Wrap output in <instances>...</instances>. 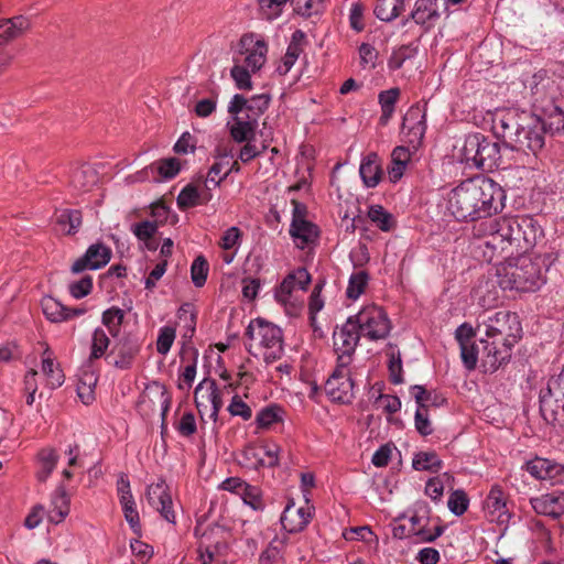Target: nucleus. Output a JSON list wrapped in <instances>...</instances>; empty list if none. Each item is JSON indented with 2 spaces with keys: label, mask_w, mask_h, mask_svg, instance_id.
I'll list each match as a JSON object with an SVG mask.
<instances>
[{
  "label": "nucleus",
  "mask_w": 564,
  "mask_h": 564,
  "mask_svg": "<svg viewBox=\"0 0 564 564\" xmlns=\"http://www.w3.org/2000/svg\"><path fill=\"white\" fill-rule=\"evenodd\" d=\"M284 410L278 404H270L259 411L256 423L260 429H270L273 424L282 422Z\"/></svg>",
  "instance_id": "nucleus-46"
},
{
  "label": "nucleus",
  "mask_w": 564,
  "mask_h": 564,
  "mask_svg": "<svg viewBox=\"0 0 564 564\" xmlns=\"http://www.w3.org/2000/svg\"><path fill=\"white\" fill-rule=\"evenodd\" d=\"M460 160L468 166L491 171L502 164L501 147L480 132L469 133L464 139Z\"/></svg>",
  "instance_id": "nucleus-3"
},
{
  "label": "nucleus",
  "mask_w": 564,
  "mask_h": 564,
  "mask_svg": "<svg viewBox=\"0 0 564 564\" xmlns=\"http://www.w3.org/2000/svg\"><path fill=\"white\" fill-rule=\"evenodd\" d=\"M312 519L311 507L295 508L293 501L284 508L280 522L282 528L289 533H296L304 530Z\"/></svg>",
  "instance_id": "nucleus-20"
},
{
  "label": "nucleus",
  "mask_w": 564,
  "mask_h": 564,
  "mask_svg": "<svg viewBox=\"0 0 564 564\" xmlns=\"http://www.w3.org/2000/svg\"><path fill=\"white\" fill-rule=\"evenodd\" d=\"M416 54L417 46H414L413 44H404L394 48L388 59L389 69H400L406 61L412 59Z\"/></svg>",
  "instance_id": "nucleus-47"
},
{
  "label": "nucleus",
  "mask_w": 564,
  "mask_h": 564,
  "mask_svg": "<svg viewBox=\"0 0 564 564\" xmlns=\"http://www.w3.org/2000/svg\"><path fill=\"white\" fill-rule=\"evenodd\" d=\"M110 345V339L106 332L97 327L91 335V346H90V355L89 360H96L106 355V351Z\"/></svg>",
  "instance_id": "nucleus-53"
},
{
  "label": "nucleus",
  "mask_w": 564,
  "mask_h": 564,
  "mask_svg": "<svg viewBox=\"0 0 564 564\" xmlns=\"http://www.w3.org/2000/svg\"><path fill=\"white\" fill-rule=\"evenodd\" d=\"M251 74H254L250 68L241 63V58L234 57V66L230 69V76L239 90H251L252 82Z\"/></svg>",
  "instance_id": "nucleus-44"
},
{
  "label": "nucleus",
  "mask_w": 564,
  "mask_h": 564,
  "mask_svg": "<svg viewBox=\"0 0 564 564\" xmlns=\"http://www.w3.org/2000/svg\"><path fill=\"white\" fill-rule=\"evenodd\" d=\"M41 306L46 318L53 323H61L70 319V308L66 307L58 300L52 296L43 297Z\"/></svg>",
  "instance_id": "nucleus-37"
},
{
  "label": "nucleus",
  "mask_w": 564,
  "mask_h": 564,
  "mask_svg": "<svg viewBox=\"0 0 564 564\" xmlns=\"http://www.w3.org/2000/svg\"><path fill=\"white\" fill-rule=\"evenodd\" d=\"M370 276L367 271L359 270L354 272L348 280V285L346 289V295L350 300H357L365 292Z\"/></svg>",
  "instance_id": "nucleus-48"
},
{
  "label": "nucleus",
  "mask_w": 564,
  "mask_h": 564,
  "mask_svg": "<svg viewBox=\"0 0 564 564\" xmlns=\"http://www.w3.org/2000/svg\"><path fill=\"white\" fill-rule=\"evenodd\" d=\"M564 401V367L552 377L545 390L540 393V412L547 423H554L560 404Z\"/></svg>",
  "instance_id": "nucleus-11"
},
{
  "label": "nucleus",
  "mask_w": 564,
  "mask_h": 564,
  "mask_svg": "<svg viewBox=\"0 0 564 564\" xmlns=\"http://www.w3.org/2000/svg\"><path fill=\"white\" fill-rule=\"evenodd\" d=\"M368 217L382 231H390L394 227L392 214L387 212L381 205L370 206Z\"/></svg>",
  "instance_id": "nucleus-51"
},
{
  "label": "nucleus",
  "mask_w": 564,
  "mask_h": 564,
  "mask_svg": "<svg viewBox=\"0 0 564 564\" xmlns=\"http://www.w3.org/2000/svg\"><path fill=\"white\" fill-rule=\"evenodd\" d=\"M422 517L417 514H413L410 518L411 528L409 529V533L417 536V541L422 543H431L434 542L437 538H440L444 532V527L437 525L433 531L426 529V525L421 524Z\"/></svg>",
  "instance_id": "nucleus-40"
},
{
  "label": "nucleus",
  "mask_w": 564,
  "mask_h": 564,
  "mask_svg": "<svg viewBox=\"0 0 564 564\" xmlns=\"http://www.w3.org/2000/svg\"><path fill=\"white\" fill-rule=\"evenodd\" d=\"M525 470L540 480H555L563 471V466L542 457L525 463Z\"/></svg>",
  "instance_id": "nucleus-27"
},
{
  "label": "nucleus",
  "mask_w": 564,
  "mask_h": 564,
  "mask_svg": "<svg viewBox=\"0 0 564 564\" xmlns=\"http://www.w3.org/2000/svg\"><path fill=\"white\" fill-rule=\"evenodd\" d=\"M145 496L149 505L155 509L169 523H176V514L173 509V501L164 479L147 487Z\"/></svg>",
  "instance_id": "nucleus-16"
},
{
  "label": "nucleus",
  "mask_w": 564,
  "mask_h": 564,
  "mask_svg": "<svg viewBox=\"0 0 564 564\" xmlns=\"http://www.w3.org/2000/svg\"><path fill=\"white\" fill-rule=\"evenodd\" d=\"M530 119V113L525 111H518L517 109H502L497 110L492 115L491 130L494 134L502 140L503 148L509 149L517 141L516 135L522 120Z\"/></svg>",
  "instance_id": "nucleus-8"
},
{
  "label": "nucleus",
  "mask_w": 564,
  "mask_h": 564,
  "mask_svg": "<svg viewBox=\"0 0 564 564\" xmlns=\"http://www.w3.org/2000/svg\"><path fill=\"white\" fill-rule=\"evenodd\" d=\"M126 521L129 523L132 531L137 534L141 531L140 517L135 507L134 498H127L119 500Z\"/></svg>",
  "instance_id": "nucleus-59"
},
{
  "label": "nucleus",
  "mask_w": 564,
  "mask_h": 564,
  "mask_svg": "<svg viewBox=\"0 0 564 564\" xmlns=\"http://www.w3.org/2000/svg\"><path fill=\"white\" fill-rule=\"evenodd\" d=\"M404 10V0H378L375 7L376 17L384 22L397 19Z\"/></svg>",
  "instance_id": "nucleus-42"
},
{
  "label": "nucleus",
  "mask_w": 564,
  "mask_h": 564,
  "mask_svg": "<svg viewBox=\"0 0 564 564\" xmlns=\"http://www.w3.org/2000/svg\"><path fill=\"white\" fill-rule=\"evenodd\" d=\"M230 116L231 121L227 123V127L229 128V133L232 140L237 143L254 140L258 122L241 112L230 113Z\"/></svg>",
  "instance_id": "nucleus-24"
},
{
  "label": "nucleus",
  "mask_w": 564,
  "mask_h": 564,
  "mask_svg": "<svg viewBox=\"0 0 564 564\" xmlns=\"http://www.w3.org/2000/svg\"><path fill=\"white\" fill-rule=\"evenodd\" d=\"M246 335L252 340L251 346L254 345L260 350L267 364H272L283 356V332L273 323L257 318L249 324Z\"/></svg>",
  "instance_id": "nucleus-4"
},
{
  "label": "nucleus",
  "mask_w": 564,
  "mask_h": 564,
  "mask_svg": "<svg viewBox=\"0 0 564 564\" xmlns=\"http://www.w3.org/2000/svg\"><path fill=\"white\" fill-rule=\"evenodd\" d=\"M350 318L361 336L370 341L384 339L390 334L391 322L384 310L378 305H366Z\"/></svg>",
  "instance_id": "nucleus-5"
},
{
  "label": "nucleus",
  "mask_w": 564,
  "mask_h": 564,
  "mask_svg": "<svg viewBox=\"0 0 564 564\" xmlns=\"http://www.w3.org/2000/svg\"><path fill=\"white\" fill-rule=\"evenodd\" d=\"M42 372L45 376L48 388L57 389L64 383L65 377L63 370L55 361L53 352L46 344L42 354Z\"/></svg>",
  "instance_id": "nucleus-30"
},
{
  "label": "nucleus",
  "mask_w": 564,
  "mask_h": 564,
  "mask_svg": "<svg viewBox=\"0 0 564 564\" xmlns=\"http://www.w3.org/2000/svg\"><path fill=\"white\" fill-rule=\"evenodd\" d=\"M268 43L264 37L257 33L243 34L237 48L235 57L241 58V63L246 64L251 72H259L267 63Z\"/></svg>",
  "instance_id": "nucleus-9"
},
{
  "label": "nucleus",
  "mask_w": 564,
  "mask_h": 564,
  "mask_svg": "<svg viewBox=\"0 0 564 564\" xmlns=\"http://www.w3.org/2000/svg\"><path fill=\"white\" fill-rule=\"evenodd\" d=\"M229 164V161L221 162L215 161L209 167L208 173L204 180L205 185L212 184L213 187H218L223 181L232 172V167H228L225 172L224 169Z\"/></svg>",
  "instance_id": "nucleus-58"
},
{
  "label": "nucleus",
  "mask_w": 564,
  "mask_h": 564,
  "mask_svg": "<svg viewBox=\"0 0 564 564\" xmlns=\"http://www.w3.org/2000/svg\"><path fill=\"white\" fill-rule=\"evenodd\" d=\"M305 40V34L301 30H295L292 34L291 42L286 48V53L282 58V64L278 67L280 74H286L295 64L300 54L302 53V45Z\"/></svg>",
  "instance_id": "nucleus-33"
},
{
  "label": "nucleus",
  "mask_w": 564,
  "mask_h": 564,
  "mask_svg": "<svg viewBox=\"0 0 564 564\" xmlns=\"http://www.w3.org/2000/svg\"><path fill=\"white\" fill-rule=\"evenodd\" d=\"M545 124V130H550L552 133L564 132V111L558 106H553L550 110L546 119L541 121Z\"/></svg>",
  "instance_id": "nucleus-64"
},
{
  "label": "nucleus",
  "mask_w": 564,
  "mask_h": 564,
  "mask_svg": "<svg viewBox=\"0 0 564 564\" xmlns=\"http://www.w3.org/2000/svg\"><path fill=\"white\" fill-rule=\"evenodd\" d=\"M411 390L417 406L427 409L430 404L438 406L445 402L444 398L436 393L433 394L432 391H427L423 386H413Z\"/></svg>",
  "instance_id": "nucleus-56"
},
{
  "label": "nucleus",
  "mask_w": 564,
  "mask_h": 564,
  "mask_svg": "<svg viewBox=\"0 0 564 564\" xmlns=\"http://www.w3.org/2000/svg\"><path fill=\"white\" fill-rule=\"evenodd\" d=\"M486 336L514 345L522 336V327L516 313L497 312L488 317L486 323Z\"/></svg>",
  "instance_id": "nucleus-7"
},
{
  "label": "nucleus",
  "mask_w": 564,
  "mask_h": 564,
  "mask_svg": "<svg viewBox=\"0 0 564 564\" xmlns=\"http://www.w3.org/2000/svg\"><path fill=\"white\" fill-rule=\"evenodd\" d=\"M411 153L409 148L397 147L391 154V166L388 170L389 178L391 182H398L405 171V167L410 161Z\"/></svg>",
  "instance_id": "nucleus-38"
},
{
  "label": "nucleus",
  "mask_w": 564,
  "mask_h": 564,
  "mask_svg": "<svg viewBox=\"0 0 564 564\" xmlns=\"http://www.w3.org/2000/svg\"><path fill=\"white\" fill-rule=\"evenodd\" d=\"M285 550V542L274 538L259 556V564H276L282 558Z\"/></svg>",
  "instance_id": "nucleus-52"
},
{
  "label": "nucleus",
  "mask_w": 564,
  "mask_h": 564,
  "mask_svg": "<svg viewBox=\"0 0 564 564\" xmlns=\"http://www.w3.org/2000/svg\"><path fill=\"white\" fill-rule=\"evenodd\" d=\"M293 217L290 226V235L300 249L314 245L319 237L318 227L305 218L306 207L293 200Z\"/></svg>",
  "instance_id": "nucleus-10"
},
{
  "label": "nucleus",
  "mask_w": 564,
  "mask_h": 564,
  "mask_svg": "<svg viewBox=\"0 0 564 564\" xmlns=\"http://www.w3.org/2000/svg\"><path fill=\"white\" fill-rule=\"evenodd\" d=\"M349 366L345 365L341 368V362H337L325 383V392L334 402L349 403L354 398V382Z\"/></svg>",
  "instance_id": "nucleus-14"
},
{
  "label": "nucleus",
  "mask_w": 564,
  "mask_h": 564,
  "mask_svg": "<svg viewBox=\"0 0 564 564\" xmlns=\"http://www.w3.org/2000/svg\"><path fill=\"white\" fill-rule=\"evenodd\" d=\"M486 510L492 521L507 522L510 518L505 494L499 486H492L485 501Z\"/></svg>",
  "instance_id": "nucleus-29"
},
{
  "label": "nucleus",
  "mask_w": 564,
  "mask_h": 564,
  "mask_svg": "<svg viewBox=\"0 0 564 564\" xmlns=\"http://www.w3.org/2000/svg\"><path fill=\"white\" fill-rule=\"evenodd\" d=\"M438 2L440 0H416L411 18L425 31L431 30L441 17Z\"/></svg>",
  "instance_id": "nucleus-26"
},
{
  "label": "nucleus",
  "mask_w": 564,
  "mask_h": 564,
  "mask_svg": "<svg viewBox=\"0 0 564 564\" xmlns=\"http://www.w3.org/2000/svg\"><path fill=\"white\" fill-rule=\"evenodd\" d=\"M271 96L269 94L254 95L247 99L243 95L236 94L228 105L229 113H243L254 119L257 122L259 118L269 108Z\"/></svg>",
  "instance_id": "nucleus-17"
},
{
  "label": "nucleus",
  "mask_w": 564,
  "mask_h": 564,
  "mask_svg": "<svg viewBox=\"0 0 564 564\" xmlns=\"http://www.w3.org/2000/svg\"><path fill=\"white\" fill-rule=\"evenodd\" d=\"M295 13L302 17L319 14L325 9V0H291Z\"/></svg>",
  "instance_id": "nucleus-54"
},
{
  "label": "nucleus",
  "mask_w": 564,
  "mask_h": 564,
  "mask_svg": "<svg viewBox=\"0 0 564 564\" xmlns=\"http://www.w3.org/2000/svg\"><path fill=\"white\" fill-rule=\"evenodd\" d=\"M58 454L54 448L46 447L42 448L37 454V471L36 479L40 482H45L53 470L55 469L58 462Z\"/></svg>",
  "instance_id": "nucleus-34"
},
{
  "label": "nucleus",
  "mask_w": 564,
  "mask_h": 564,
  "mask_svg": "<svg viewBox=\"0 0 564 564\" xmlns=\"http://www.w3.org/2000/svg\"><path fill=\"white\" fill-rule=\"evenodd\" d=\"M240 497L243 500L245 505L249 506L254 511H263L265 508L262 490L258 486H246L245 490L241 491Z\"/></svg>",
  "instance_id": "nucleus-57"
},
{
  "label": "nucleus",
  "mask_w": 564,
  "mask_h": 564,
  "mask_svg": "<svg viewBox=\"0 0 564 564\" xmlns=\"http://www.w3.org/2000/svg\"><path fill=\"white\" fill-rule=\"evenodd\" d=\"M400 97V89L394 87L379 93L378 101L381 108L379 123L387 126L395 111V105Z\"/></svg>",
  "instance_id": "nucleus-36"
},
{
  "label": "nucleus",
  "mask_w": 564,
  "mask_h": 564,
  "mask_svg": "<svg viewBox=\"0 0 564 564\" xmlns=\"http://www.w3.org/2000/svg\"><path fill=\"white\" fill-rule=\"evenodd\" d=\"M359 174L364 184L369 188H373L380 183L382 170L377 153L371 152L362 159Z\"/></svg>",
  "instance_id": "nucleus-32"
},
{
  "label": "nucleus",
  "mask_w": 564,
  "mask_h": 564,
  "mask_svg": "<svg viewBox=\"0 0 564 564\" xmlns=\"http://www.w3.org/2000/svg\"><path fill=\"white\" fill-rule=\"evenodd\" d=\"M505 189L486 176L468 178L453 188L447 208L459 221H474L501 213L506 204Z\"/></svg>",
  "instance_id": "nucleus-1"
},
{
  "label": "nucleus",
  "mask_w": 564,
  "mask_h": 564,
  "mask_svg": "<svg viewBox=\"0 0 564 564\" xmlns=\"http://www.w3.org/2000/svg\"><path fill=\"white\" fill-rule=\"evenodd\" d=\"M124 316V311L117 306H111L102 313L101 322L108 328L112 337L119 335Z\"/></svg>",
  "instance_id": "nucleus-49"
},
{
  "label": "nucleus",
  "mask_w": 564,
  "mask_h": 564,
  "mask_svg": "<svg viewBox=\"0 0 564 564\" xmlns=\"http://www.w3.org/2000/svg\"><path fill=\"white\" fill-rule=\"evenodd\" d=\"M176 337V329L172 326H163L159 329L158 338H156V351L160 355H166Z\"/></svg>",
  "instance_id": "nucleus-63"
},
{
  "label": "nucleus",
  "mask_w": 564,
  "mask_h": 564,
  "mask_svg": "<svg viewBox=\"0 0 564 564\" xmlns=\"http://www.w3.org/2000/svg\"><path fill=\"white\" fill-rule=\"evenodd\" d=\"M485 234L482 236V256L487 262H498L500 259H510L514 253L513 249L506 243L505 240L500 239L492 231L485 227Z\"/></svg>",
  "instance_id": "nucleus-21"
},
{
  "label": "nucleus",
  "mask_w": 564,
  "mask_h": 564,
  "mask_svg": "<svg viewBox=\"0 0 564 564\" xmlns=\"http://www.w3.org/2000/svg\"><path fill=\"white\" fill-rule=\"evenodd\" d=\"M186 356H188V362L180 375L178 389L181 390H188L196 377L198 351L194 348L187 349L183 352L182 359L184 360Z\"/></svg>",
  "instance_id": "nucleus-43"
},
{
  "label": "nucleus",
  "mask_w": 564,
  "mask_h": 564,
  "mask_svg": "<svg viewBox=\"0 0 564 564\" xmlns=\"http://www.w3.org/2000/svg\"><path fill=\"white\" fill-rule=\"evenodd\" d=\"M426 131V111L420 105L411 106L405 112L401 126L404 142L414 151L422 144Z\"/></svg>",
  "instance_id": "nucleus-13"
},
{
  "label": "nucleus",
  "mask_w": 564,
  "mask_h": 564,
  "mask_svg": "<svg viewBox=\"0 0 564 564\" xmlns=\"http://www.w3.org/2000/svg\"><path fill=\"white\" fill-rule=\"evenodd\" d=\"M550 263L549 254L523 253L510 258L497 269L498 284L502 290L535 292L546 282Z\"/></svg>",
  "instance_id": "nucleus-2"
},
{
  "label": "nucleus",
  "mask_w": 564,
  "mask_h": 564,
  "mask_svg": "<svg viewBox=\"0 0 564 564\" xmlns=\"http://www.w3.org/2000/svg\"><path fill=\"white\" fill-rule=\"evenodd\" d=\"M181 171V162L176 158H167L153 162L140 172L142 180L161 182L174 178Z\"/></svg>",
  "instance_id": "nucleus-23"
},
{
  "label": "nucleus",
  "mask_w": 564,
  "mask_h": 564,
  "mask_svg": "<svg viewBox=\"0 0 564 564\" xmlns=\"http://www.w3.org/2000/svg\"><path fill=\"white\" fill-rule=\"evenodd\" d=\"M83 217L80 210L63 209L56 215V225L66 235H74L82 226Z\"/></svg>",
  "instance_id": "nucleus-41"
},
{
  "label": "nucleus",
  "mask_w": 564,
  "mask_h": 564,
  "mask_svg": "<svg viewBox=\"0 0 564 564\" xmlns=\"http://www.w3.org/2000/svg\"><path fill=\"white\" fill-rule=\"evenodd\" d=\"M530 505L538 514L558 519L564 513V495L553 491L533 497L530 499Z\"/></svg>",
  "instance_id": "nucleus-22"
},
{
  "label": "nucleus",
  "mask_w": 564,
  "mask_h": 564,
  "mask_svg": "<svg viewBox=\"0 0 564 564\" xmlns=\"http://www.w3.org/2000/svg\"><path fill=\"white\" fill-rule=\"evenodd\" d=\"M542 237L543 230L536 220L529 216H522V246H520L522 252L527 253L530 249L534 248Z\"/></svg>",
  "instance_id": "nucleus-35"
},
{
  "label": "nucleus",
  "mask_w": 564,
  "mask_h": 564,
  "mask_svg": "<svg viewBox=\"0 0 564 564\" xmlns=\"http://www.w3.org/2000/svg\"><path fill=\"white\" fill-rule=\"evenodd\" d=\"M468 506L469 498L464 490L457 489L451 492L447 507L452 513L457 517L463 516L467 511Z\"/></svg>",
  "instance_id": "nucleus-61"
},
{
  "label": "nucleus",
  "mask_w": 564,
  "mask_h": 564,
  "mask_svg": "<svg viewBox=\"0 0 564 564\" xmlns=\"http://www.w3.org/2000/svg\"><path fill=\"white\" fill-rule=\"evenodd\" d=\"M69 502L65 486H58L52 495L51 508L47 512L48 521L55 524L62 522L69 513Z\"/></svg>",
  "instance_id": "nucleus-31"
},
{
  "label": "nucleus",
  "mask_w": 564,
  "mask_h": 564,
  "mask_svg": "<svg viewBox=\"0 0 564 564\" xmlns=\"http://www.w3.org/2000/svg\"><path fill=\"white\" fill-rule=\"evenodd\" d=\"M208 270V262L203 256L194 259L191 265V278L196 288H202L206 283Z\"/></svg>",
  "instance_id": "nucleus-60"
},
{
  "label": "nucleus",
  "mask_w": 564,
  "mask_h": 564,
  "mask_svg": "<svg viewBox=\"0 0 564 564\" xmlns=\"http://www.w3.org/2000/svg\"><path fill=\"white\" fill-rule=\"evenodd\" d=\"M176 203L180 209L185 210L199 205L198 188L187 184L178 194Z\"/></svg>",
  "instance_id": "nucleus-62"
},
{
  "label": "nucleus",
  "mask_w": 564,
  "mask_h": 564,
  "mask_svg": "<svg viewBox=\"0 0 564 564\" xmlns=\"http://www.w3.org/2000/svg\"><path fill=\"white\" fill-rule=\"evenodd\" d=\"M208 383V401L210 402L212 404V412H210V419L213 421H217L218 419V413L223 406V397H221V392L220 390L218 389L217 387V383L215 380H210V381H207V380H204L202 381L195 389V402H196V406L199 411V413H202V410H200V402L198 401V393L200 392V390L203 389V384L204 383Z\"/></svg>",
  "instance_id": "nucleus-39"
},
{
  "label": "nucleus",
  "mask_w": 564,
  "mask_h": 564,
  "mask_svg": "<svg viewBox=\"0 0 564 564\" xmlns=\"http://www.w3.org/2000/svg\"><path fill=\"white\" fill-rule=\"evenodd\" d=\"M412 467L415 470L437 473L443 467V462L435 452H419L414 455Z\"/></svg>",
  "instance_id": "nucleus-45"
},
{
  "label": "nucleus",
  "mask_w": 564,
  "mask_h": 564,
  "mask_svg": "<svg viewBox=\"0 0 564 564\" xmlns=\"http://www.w3.org/2000/svg\"><path fill=\"white\" fill-rule=\"evenodd\" d=\"M239 464L251 469L264 467L265 458L261 455V447L251 444L245 446L240 453Z\"/></svg>",
  "instance_id": "nucleus-50"
},
{
  "label": "nucleus",
  "mask_w": 564,
  "mask_h": 564,
  "mask_svg": "<svg viewBox=\"0 0 564 564\" xmlns=\"http://www.w3.org/2000/svg\"><path fill=\"white\" fill-rule=\"evenodd\" d=\"M140 351V344L133 338H123L113 347L111 354L116 355L113 366L119 369H130L135 356Z\"/></svg>",
  "instance_id": "nucleus-28"
},
{
  "label": "nucleus",
  "mask_w": 564,
  "mask_h": 564,
  "mask_svg": "<svg viewBox=\"0 0 564 564\" xmlns=\"http://www.w3.org/2000/svg\"><path fill=\"white\" fill-rule=\"evenodd\" d=\"M482 366L486 371L495 372L500 366L508 362L511 358V350L514 345H507L505 341L492 339V341H482Z\"/></svg>",
  "instance_id": "nucleus-19"
},
{
  "label": "nucleus",
  "mask_w": 564,
  "mask_h": 564,
  "mask_svg": "<svg viewBox=\"0 0 564 564\" xmlns=\"http://www.w3.org/2000/svg\"><path fill=\"white\" fill-rule=\"evenodd\" d=\"M360 337L362 336L352 323L350 316L338 330L334 332V350L337 354V362H341V368L345 367V365L351 364Z\"/></svg>",
  "instance_id": "nucleus-12"
},
{
  "label": "nucleus",
  "mask_w": 564,
  "mask_h": 564,
  "mask_svg": "<svg viewBox=\"0 0 564 564\" xmlns=\"http://www.w3.org/2000/svg\"><path fill=\"white\" fill-rule=\"evenodd\" d=\"M311 283V274L305 268H297L290 272L274 289V300L282 306H294L293 294L296 291H306Z\"/></svg>",
  "instance_id": "nucleus-15"
},
{
  "label": "nucleus",
  "mask_w": 564,
  "mask_h": 564,
  "mask_svg": "<svg viewBox=\"0 0 564 564\" xmlns=\"http://www.w3.org/2000/svg\"><path fill=\"white\" fill-rule=\"evenodd\" d=\"M544 133L545 124H542L539 118L530 115V119L522 120L514 138L517 141H513L510 150L521 152L527 156H529V153L536 156L544 147Z\"/></svg>",
  "instance_id": "nucleus-6"
},
{
  "label": "nucleus",
  "mask_w": 564,
  "mask_h": 564,
  "mask_svg": "<svg viewBox=\"0 0 564 564\" xmlns=\"http://www.w3.org/2000/svg\"><path fill=\"white\" fill-rule=\"evenodd\" d=\"M31 29V21L25 15H15L0 20V46L23 36Z\"/></svg>",
  "instance_id": "nucleus-25"
},
{
  "label": "nucleus",
  "mask_w": 564,
  "mask_h": 564,
  "mask_svg": "<svg viewBox=\"0 0 564 564\" xmlns=\"http://www.w3.org/2000/svg\"><path fill=\"white\" fill-rule=\"evenodd\" d=\"M111 249L97 242L88 247L84 256L78 258L72 265L73 273H80L85 270H98L105 267L111 259Z\"/></svg>",
  "instance_id": "nucleus-18"
},
{
  "label": "nucleus",
  "mask_w": 564,
  "mask_h": 564,
  "mask_svg": "<svg viewBox=\"0 0 564 564\" xmlns=\"http://www.w3.org/2000/svg\"><path fill=\"white\" fill-rule=\"evenodd\" d=\"M484 227L492 231L500 239L505 240L506 243H509V247H512L511 236H512V225H509L508 217H500L489 223L482 224Z\"/></svg>",
  "instance_id": "nucleus-55"
}]
</instances>
